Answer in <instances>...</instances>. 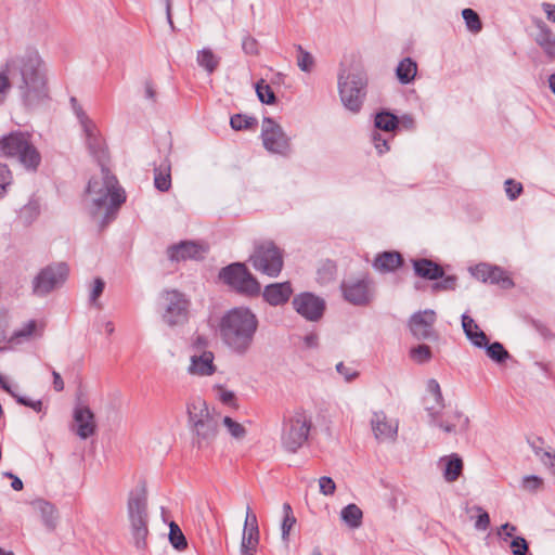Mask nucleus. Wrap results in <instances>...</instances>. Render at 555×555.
I'll return each mask as SVG.
<instances>
[{"instance_id":"obj_1","label":"nucleus","mask_w":555,"mask_h":555,"mask_svg":"<svg viewBox=\"0 0 555 555\" xmlns=\"http://www.w3.org/2000/svg\"><path fill=\"white\" fill-rule=\"evenodd\" d=\"M81 129L90 154L101 167V181L94 178L91 179L88 183L87 192L95 195L93 198L94 208L91 211L93 217L103 207L106 208L105 216L101 221V228L103 229L115 218V211L125 203L126 194L119 186L117 178L107 168V151L94 121L82 125Z\"/></svg>"},{"instance_id":"obj_2","label":"nucleus","mask_w":555,"mask_h":555,"mask_svg":"<svg viewBox=\"0 0 555 555\" xmlns=\"http://www.w3.org/2000/svg\"><path fill=\"white\" fill-rule=\"evenodd\" d=\"M4 67L0 73V94L11 88L9 75H18V89L26 107H37L49 98L43 62L36 50H27L23 54L8 59Z\"/></svg>"},{"instance_id":"obj_3","label":"nucleus","mask_w":555,"mask_h":555,"mask_svg":"<svg viewBox=\"0 0 555 555\" xmlns=\"http://www.w3.org/2000/svg\"><path fill=\"white\" fill-rule=\"evenodd\" d=\"M259 327L255 312L247 307L228 310L220 319L218 332L223 345L236 356H245L251 349Z\"/></svg>"},{"instance_id":"obj_4","label":"nucleus","mask_w":555,"mask_h":555,"mask_svg":"<svg viewBox=\"0 0 555 555\" xmlns=\"http://www.w3.org/2000/svg\"><path fill=\"white\" fill-rule=\"evenodd\" d=\"M130 532L134 547L142 553L147 551L149 512L147 492L144 485L131 490L127 502Z\"/></svg>"},{"instance_id":"obj_5","label":"nucleus","mask_w":555,"mask_h":555,"mask_svg":"<svg viewBox=\"0 0 555 555\" xmlns=\"http://www.w3.org/2000/svg\"><path fill=\"white\" fill-rule=\"evenodd\" d=\"M189 420L192 425L193 447L198 450L210 447L217 436L219 416L210 413L205 400L195 398L188 404Z\"/></svg>"},{"instance_id":"obj_6","label":"nucleus","mask_w":555,"mask_h":555,"mask_svg":"<svg viewBox=\"0 0 555 555\" xmlns=\"http://www.w3.org/2000/svg\"><path fill=\"white\" fill-rule=\"evenodd\" d=\"M0 154L15 158L27 170L36 171L41 163V155L31 142L28 132L12 131L0 138Z\"/></svg>"},{"instance_id":"obj_7","label":"nucleus","mask_w":555,"mask_h":555,"mask_svg":"<svg viewBox=\"0 0 555 555\" xmlns=\"http://www.w3.org/2000/svg\"><path fill=\"white\" fill-rule=\"evenodd\" d=\"M366 85L367 77L362 70L339 74V96L347 109L352 113H358L361 109L366 94Z\"/></svg>"},{"instance_id":"obj_8","label":"nucleus","mask_w":555,"mask_h":555,"mask_svg":"<svg viewBox=\"0 0 555 555\" xmlns=\"http://www.w3.org/2000/svg\"><path fill=\"white\" fill-rule=\"evenodd\" d=\"M253 268L269 278H276L284 266L283 250L272 241L257 243L249 257Z\"/></svg>"},{"instance_id":"obj_9","label":"nucleus","mask_w":555,"mask_h":555,"mask_svg":"<svg viewBox=\"0 0 555 555\" xmlns=\"http://www.w3.org/2000/svg\"><path fill=\"white\" fill-rule=\"evenodd\" d=\"M219 278L240 294L251 297L260 294V283L242 262H234L222 268Z\"/></svg>"},{"instance_id":"obj_10","label":"nucleus","mask_w":555,"mask_h":555,"mask_svg":"<svg viewBox=\"0 0 555 555\" xmlns=\"http://www.w3.org/2000/svg\"><path fill=\"white\" fill-rule=\"evenodd\" d=\"M311 422L307 415L301 412H295L291 417L284 421L281 441L283 447L291 453L297 452L307 441Z\"/></svg>"},{"instance_id":"obj_11","label":"nucleus","mask_w":555,"mask_h":555,"mask_svg":"<svg viewBox=\"0 0 555 555\" xmlns=\"http://www.w3.org/2000/svg\"><path fill=\"white\" fill-rule=\"evenodd\" d=\"M164 300L163 320L169 326L188 322L190 300L177 289H166L160 295Z\"/></svg>"},{"instance_id":"obj_12","label":"nucleus","mask_w":555,"mask_h":555,"mask_svg":"<svg viewBox=\"0 0 555 555\" xmlns=\"http://www.w3.org/2000/svg\"><path fill=\"white\" fill-rule=\"evenodd\" d=\"M68 267L65 262L50 264L43 268L33 281V292L37 296H44L62 285L68 276Z\"/></svg>"},{"instance_id":"obj_13","label":"nucleus","mask_w":555,"mask_h":555,"mask_svg":"<svg viewBox=\"0 0 555 555\" xmlns=\"http://www.w3.org/2000/svg\"><path fill=\"white\" fill-rule=\"evenodd\" d=\"M340 288L345 300L354 306H366L374 298V282L367 274L343 281Z\"/></svg>"},{"instance_id":"obj_14","label":"nucleus","mask_w":555,"mask_h":555,"mask_svg":"<svg viewBox=\"0 0 555 555\" xmlns=\"http://www.w3.org/2000/svg\"><path fill=\"white\" fill-rule=\"evenodd\" d=\"M261 139L264 149L271 153L287 155L291 152L289 138L271 117H264L262 120Z\"/></svg>"},{"instance_id":"obj_15","label":"nucleus","mask_w":555,"mask_h":555,"mask_svg":"<svg viewBox=\"0 0 555 555\" xmlns=\"http://www.w3.org/2000/svg\"><path fill=\"white\" fill-rule=\"evenodd\" d=\"M436 320V312L431 309H426L412 314L409 320V327L413 337L418 340H438L439 334L435 330Z\"/></svg>"},{"instance_id":"obj_16","label":"nucleus","mask_w":555,"mask_h":555,"mask_svg":"<svg viewBox=\"0 0 555 555\" xmlns=\"http://www.w3.org/2000/svg\"><path fill=\"white\" fill-rule=\"evenodd\" d=\"M295 311L308 321H318L325 310V301L312 293H301L293 298Z\"/></svg>"},{"instance_id":"obj_17","label":"nucleus","mask_w":555,"mask_h":555,"mask_svg":"<svg viewBox=\"0 0 555 555\" xmlns=\"http://www.w3.org/2000/svg\"><path fill=\"white\" fill-rule=\"evenodd\" d=\"M370 424L374 437L378 442H392L397 439L399 428L398 421L389 420L384 411L373 412Z\"/></svg>"},{"instance_id":"obj_18","label":"nucleus","mask_w":555,"mask_h":555,"mask_svg":"<svg viewBox=\"0 0 555 555\" xmlns=\"http://www.w3.org/2000/svg\"><path fill=\"white\" fill-rule=\"evenodd\" d=\"M205 249L203 245L194 241H181L167 248V256L171 261L199 260L203 258Z\"/></svg>"},{"instance_id":"obj_19","label":"nucleus","mask_w":555,"mask_h":555,"mask_svg":"<svg viewBox=\"0 0 555 555\" xmlns=\"http://www.w3.org/2000/svg\"><path fill=\"white\" fill-rule=\"evenodd\" d=\"M74 422L77 426L76 434L81 439H87L94 435L96 424L93 412L89 406L77 404L73 413Z\"/></svg>"},{"instance_id":"obj_20","label":"nucleus","mask_w":555,"mask_h":555,"mask_svg":"<svg viewBox=\"0 0 555 555\" xmlns=\"http://www.w3.org/2000/svg\"><path fill=\"white\" fill-rule=\"evenodd\" d=\"M427 389L433 395L436 405L427 406L426 410L428 411L429 415L433 417V422L435 425L440 427L446 433H452L456 430L457 424L455 423H449V422H442L437 421L436 416L438 414L437 408L442 409L444 406L443 404V397L440 389V385L436 379H429L427 383Z\"/></svg>"},{"instance_id":"obj_21","label":"nucleus","mask_w":555,"mask_h":555,"mask_svg":"<svg viewBox=\"0 0 555 555\" xmlns=\"http://www.w3.org/2000/svg\"><path fill=\"white\" fill-rule=\"evenodd\" d=\"M293 294L289 282L273 283L264 287L262 297L270 306H282L286 304Z\"/></svg>"},{"instance_id":"obj_22","label":"nucleus","mask_w":555,"mask_h":555,"mask_svg":"<svg viewBox=\"0 0 555 555\" xmlns=\"http://www.w3.org/2000/svg\"><path fill=\"white\" fill-rule=\"evenodd\" d=\"M215 356L211 351H203L191 356L189 373L197 376H210L217 367L214 363Z\"/></svg>"},{"instance_id":"obj_23","label":"nucleus","mask_w":555,"mask_h":555,"mask_svg":"<svg viewBox=\"0 0 555 555\" xmlns=\"http://www.w3.org/2000/svg\"><path fill=\"white\" fill-rule=\"evenodd\" d=\"M538 31L534 35V42L542 49L550 61H555V34L543 22L537 24Z\"/></svg>"},{"instance_id":"obj_24","label":"nucleus","mask_w":555,"mask_h":555,"mask_svg":"<svg viewBox=\"0 0 555 555\" xmlns=\"http://www.w3.org/2000/svg\"><path fill=\"white\" fill-rule=\"evenodd\" d=\"M412 263L415 274L422 279L437 281L444 275L443 268L430 259H414Z\"/></svg>"},{"instance_id":"obj_25","label":"nucleus","mask_w":555,"mask_h":555,"mask_svg":"<svg viewBox=\"0 0 555 555\" xmlns=\"http://www.w3.org/2000/svg\"><path fill=\"white\" fill-rule=\"evenodd\" d=\"M403 263V258L398 251H383L377 254L374 261L373 268L380 273L393 272L400 268Z\"/></svg>"},{"instance_id":"obj_26","label":"nucleus","mask_w":555,"mask_h":555,"mask_svg":"<svg viewBox=\"0 0 555 555\" xmlns=\"http://www.w3.org/2000/svg\"><path fill=\"white\" fill-rule=\"evenodd\" d=\"M528 443L531 447L535 456L539 457L541 463L555 477V452H553L551 448L544 449V440L540 437H537L534 439H528Z\"/></svg>"},{"instance_id":"obj_27","label":"nucleus","mask_w":555,"mask_h":555,"mask_svg":"<svg viewBox=\"0 0 555 555\" xmlns=\"http://www.w3.org/2000/svg\"><path fill=\"white\" fill-rule=\"evenodd\" d=\"M462 327L466 337L478 348H482L488 344V337L483 331L479 328L477 323L467 314L462 315Z\"/></svg>"},{"instance_id":"obj_28","label":"nucleus","mask_w":555,"mask_h":555,"mask_svg":"<svg viewBox=\"0 0 555 555\" xmlns=\"http://www.w3.org/2000/svg\"><path fill=\"white\" fill-rule=\"evenodd\" d=\"M34 508L40 514L43 525L50 531L57 525L59 514L53 504L44 500H37L33 503Z\"/></svg>"},{"instance_id":"obj_29","label":"nucleus","mask_w":555,"mask_h":555,"mask_svg":"<svg viewBox=\"0 0 555 555\" xmlns=\"http://www.w3.org/2000/svg\"><path fill=\"white\" fill-rule=\"evenodd\" d=\"M443 464V477L448 482H453L459 479L463 470V461L459 454L452 453L449 456H443L439 461Z\"/></svg>"},{"instance_id":"obj_30","label":"nucleus","mask_w":555,"mask_h":555,"mask_svg":"<svg viewBox=\"0 0 555 555\" xmlns=\"http://www.w3.org/2000/svg\"><path fill=\"white\" fill-rule=\"evenodd\" d=\"M154 186L160 192H167L171 188V164L165 158L154 168Z\"/></svg>"},{"instance_id":"obj_31","label":"nucleus","mask_w":555,"mask_h":555,"mask_svg":"<svg viewBox=\"0 0 555 555\" xmlns=\"http://www.w3.org/2000/svg\"><path fill=\"white\" fill-rule=\"evenodd\" d=\"M417 74V63L411 57L402 59L396 68V77L401 85L414 81Z\"/></svg>"},{"instance_id":"obj_32","label":"nucleus","mask_w":555,"mask_h":555,"mask_svg":"<svg viewBox=\"0 0 555 555\" xmlns=\"http://www.w3.org/2000/svg\"><path fill=\"white\" fill-rule=\"evenodd\" d=\"M197 64L208 74H212L220 64V57L215 55L209 48H204L197 52Z\"/></svg>"},{"instance_id":"obj_33","label":"nucleus","mask_w":555,"mask_h":555,"mask_svg":"<svg viewBox=\"0 0 555 555\" xmlns=\"http://www.w3.org/2000/svg\"><path fill=\"white\" fill-rule=\"evenodd\" d=\"M340 516L350 528H358L362 524L363 513L358 505L351 503L341 509Z\"/></svg>"},{"instance_id":"obj_34","label":"nucleus","mask_w":555,"mask_h":555,"mask_svg":"<svg viewBox=\"0 0 555 555\" xmlns=\"http://www.w3.org/2000/svg\"><path fill=\"white\" fill-rule=\"evenodd\" d=\"M374 124L376 129L391 132L398 127L399 120L396 115L389 112H380L376 114Z\"/></svg>"},{"instance_id":"obj_35","label":"nucleus","mask_w":555,"mask_h":555,"mask_svg":"<svg viewBox=\"0 0 555 555\" xmlns=\"http://www.w3.org/2000/svg\"><path fill=\"white\" fill-rule=\"evenodd\" d=\"M489 274L488 283L490 284H498L504 289H508L514 286L513 280L500 267L491 266Z\"/></svg>"},{"instance_id":"obj_36","label":"nucleus","mask_w":555,"mask_h":555,"mask_svg":"<svg viewBox=\"0 0 555 555\" xmlns=\"http://www.w3.org/2000/svg\"><path fill=\"white\" fill-rule=\"evenodd\" d=\"M296 524V517L293 514L292 506L288 503L283 504V520L281 524L282 540L288 542L292 528Z\"/></svg>"},{"instance_id":"obj_37","label":"nucleus","mask_w":555,"mask_h":555,"mask_svg":"<svg viewBox=\"0 0 555 555\" xmlns=\"http://www.w3.org/2000/svg\"><path fill=\"white\" fill-rule=\"evenodd\" d=\"M37 331V322L35 320H29L22 327L15 330L10 338L12 343L20 344L24 340H28L31 338Z\"/></svg>"},{"instance_id":"obj_38","label":"nucleus","mask_w":555,"mask_h":555,"mask_svg":"<svg viewBox=\"0 0 555 555\" xmlns=\"http://www.w3.org/2000/svg\"><path fill=\"white\" fill-rule=\"evenodd\" d=\"M483 347L486 348L487 356L498 363H502L509 358L508 351L499 341L488 343Z\"/></svg>"},{"instance_id":"obj_39","label":"nucleus","mask_w":555,"mask_h":555,"mask_svg":"<svg viewBox=\"0 0 555 555\" xmlns=\"http://www.w3.org/2000/svg\"><path fill=\"white\" fill-rule=\"evenodd\" d=\"M255 88L257 96L261 103L271 105L276 102V96L272 88L263 79H260L256 83Z\"/></svg>"},{"instance_id":"obj_40","label":"nucleus","mask_w":555,"mask_h":555,"mask_svg":"<svg viewBox=\"0 0 555 555\" xmlns=\"http://www.w3.org/2000/svg\"><path fill=\"white\" fill-rule=\"evenodd\" d=\"M169 541L171 545L178 551H182L188 546V542L183 532L173 521L169 526Z\"/></svg>"},{"instance_id":"obj_41","label":"nucleus","mask_w":555,"mask_h":555,"mask_svg":"<svg viewBox=\"0 0 555 555\" xmlns=\"http://www.w3.org/2000/svg\"><path fill=\"white\" fill-rule=\"evenodd\" d=\"M230 125L234 130H245L258 125L255 117L235 114L230 118Z\"/></svg>"},{"instance_id":"obj_42","label":"nucleus","mask_w":555,"mask_h":555,"mask_svg":"<svg viewBox=\"0 0 555 555\" xmlns=\"http://www.w3.org/2000/svg\"><path fill=\"white\" fill-rule=\"evenodd\" d=\"M462 16L465 21L466 27L472 33H479L482 29V23L479 15L473 9H464Z\"/></svg>"},{"instance_id":"obj_43","label":"nucleus","mask_w":555,"mask_h":555,"mask_svg":"<svg viewBox=\"0 0 555 555\" xmlns=\"http://www.w3.org/2000/svg\"><path fill=\"white\" fill-rule=\"evenodd\" d=\"M411 359L416 363H426L431 359V350L427 345H418L410 350Z\"/></svg>"},{"instance_id":"obj_44","label":"nucleus","mask_w":555,"mask_h":555,"mask_svg":"<svg viewBox=\"0 0 555 555\" xmlns=\"http://www.w3.org/2000/svg\"><path fill=\"white\" fill-rule=\"evenodd\" d=\"M298 56H297V65L302 72H311L314 65L313 56L306 50L302 49L301 46H297Z\"/></svg>"},{"instance_id":"obj_45","label":"nucleus","mask_w":555,"mask_h":555,"mask_svg":"<svg viewBox=\"0 0 555 555\" xmlns=\"http://www.w3.org/2000/svg\"><path fill=\"white\" fill-rule=\"evenodd\" d=\"M223 425L227 427L230 435L235 439H242L246 435L245 427L229 416L223 418Z\"/></svg>"},{"instance_id":"obj_46","label":"nucleus","mask_w":555,"mask_h":555,"mask_svg":"<svg viewBox=\"0 0 555 555\" xmlns=\"http://www.w3.org/2000/svg\"><path fill=\"white\" fill-rule=\"evenodd\" d=\"M543 487V479L537 475L525 476L521 480V488L530 493L539 491Z\"/></svg>"},{"instance_id":"obj_47","label":"nucleus","mask_w":555,"mask_h":555,"mask_svg":"<svg viewBox=\"0 0 555 555\" xmlns=\"http://www.w3.org/2000/svg\"><path fill=\"white\" fill-rule=\"evenodd\" d=\"M259 543V528H244L242 535V546H255Z\"/></svg>"},{"instance_id":"obj_48","label":"nucleus","mask_w":555,"mask_h":555,"mask_svg":"<svg viewBox=\"0 0 555 555\" xmlns=\"http://www.w3.org/2000/svg\"><path fill=\"white\" fill-rule=\"evenodd\" d=\"M456 282L457 279L455 275H448L446 278L442 276L440 281L431 285V289L434 293L442 291H454L456 287Z\"/></svg>"},{"instance_id":"obj_49","label":"nucleus","mask_w":555,"mask_h":555,"mask_svg":"<svg viewBox=\"0 0 555 555\" xmlns=\"http://www.w3.org/2000/svg\"><path fill=\"white\" fill-rule=\"evenodd\" d=\"M12 183V173L8 165L0 163V198L7 194V189Z\"/></svg>"},{"instance_id":"obj_50","label":"nucleus","mask_w":555,"mask_h":555,"mask_svg":"<svg viewBox=\"0 0 555 555\" xmlns=\"http://www.w3.org/2000/svg\"><path fill=\"white\" fill-rule=\"evenodd\" d=\"M389 138H391L390 134L388 137L380 134L377 131H374L372 134V142L374 143L375 149L377 150L378 154H384L389 151L388 141Z\"/></svg>"},{"instance_id":"obj_51","label":"nucleus","mask_w":555,"mask_h":555,"mask_svg":"<svg viewBox=\"0 0 555 555\" xmlns=\"http://www.w3.org/2000/svg\"><path fill=\"white\" fill-rule=\"evenodd\" d=\"M509 547L512 550L513 555H526L529 551V545L525 538L515 537L511 541Z\"/></svg>"},{"instance_id":"obj_52","label":"nucleus","mask_w":555,"mask_h":555,"mask_svg":"<svg viewBox=\"0 0 555 555\" xmlns=\"http://www.w3.org/2000/svg\"><path fill=\"white\" fill-rule=\"evenodd\" d=\"M505 193L511 201H515L522 192V185L513 179H507L504 183Z\"/></svg>"},{"instance_id":"obj_53","label":"nucleus","mask_w":555,"mask_h":555,"mask_svg":"<svg viewBox=\"0 0 555 555\" xmlns=\"http://www.w3.org/2000/svg\"><path fill=\"white\" fill-rule=\"evenodd\" d=\"M319 489L323 495H333L336 491V485L331 477L323 476L319 479Z\"/></svg>"},{"instance_id":"obj_54","label":"nucleus","mask_w":555,"mask_h":555,"mask_svg":"<svg viewBox=\"0 0 555 555\" xmlns=\"http://www.w3.org/2000/svg\"><path fill=\"white\" fill-rule=\"evenodd\" d=\"M336 371L338 374H340L344 379L346 382H352L354 378L358 377L359 375V372L352 367V366H348V365H345L344 362H339L337 365H336Z\"/></svg>"},{"instance_id":"obj_55","label":"nucleus","mask_w":555,"mask_h":555,"mask_svg":"<svg viewBox=\"0 0 555 555\" xmlns=\"http://www.w3.org/2000/svg\"><path fill=\"white\" fill-rule=\"evenodd\" d=\"M258 47V41L254 37L247 35L243 38L242 49L246 54L257 55L259 52Z\"/></svg>"},{"instance_id":"obj_56","label":"nucleus","mask_w":555,"mask_h":555,"mask_svg":"<svg viewBox=\"0 0 555 555\" xmlns=\"http://www.w3.org/2000/svg\"><path fill=\"white\" fill-rule=\"evenodd\" d=\"M70 105H72V108L76 115V117L78 118L79 120V124L80 126L87 124V122H90L92 121V119H90L88 117V115L86 114V112L82 109V107L80 106V104L78 103L77 99L75 96H72L70 98Z\"/></svg>"},{"instance_id":"obj_57","label":"nucleus","mask_w":555,"mask_h":555,"mask_svg":"<svg viewBox=\"0 0 555 555\" xmlns=\"http://www.w3.org/2000/svg\"><path fill=\"white\" fill-rule=\"evenodd\" d=\"M490 264L480 263L477 264L475 268L472 269V274L479 281L488 283L489 281V271H490Z\"/></svg>"},{"instance_id":"obj_58","label":"nucleus","mask_w":555,"mask_h":555,"mask_svg":"<svg viewBox=\"0 0 555 555\" xmlns=\"http://www.w3.org/2000/svg\"><path fill=\"white\" fill-rule=\"evenodd\" d=\"M476 509L480 512L477 520L475 522V528L477 530H486L490 526V516L487 512H485L481 507L477 506Z\"/></svg>"},{"instance_id":"obj_59","label":"nucleus","mask_w":555,"mask_h":555,"mask_svg":"<svg viewBox=\"0 0 555 555\" xmlns=\"http://www.w3.org/2000/svg\"><path fill=\"white\" fill-rule=\"evenodd\" d=\"M14 399L16 400L17 403L28 406V408H31L36 412H41V410H42L41 400H31V399H28L26 397L18 396V395H16V397Z\"/></svg>"},{"instance_id":"obj_60","label":"nucleus","mask_w":555,"mask_h":555,"mask_svg":"<svg viewBox=\"0 0 555 555\" xmlns=\"http://www.w3.org/2000/svg\"><path fill=\"white\" fill-rule=\"evenodd\" d=\"M105 287V283L102 279L96 278L93 283V287L90 293V301L95 302L96 299L102 295Z\"/></svg>"},{"instance_id":"obj_61","label":"nucleus","mask_w":555,"mask_h":555,"mask_svg":"<svg viewBox=\"0 0 555 555\" xmlns=\"http://www.w3.org/2000/svg\"><path fill=\"white\" fill-rule=\"evenodd\" d=\"M531 326L544 338H552L555 335L552 334L551 330L541 321L531 320Z\"/></svg>"},{"instance_id":"obj_62","label":"nucleus","mask_w":555,"mask_h":555,"mask_svg":"<svg viewBox=\"0 0 555 555\" xmlns=\"http://www.w3.org/2000/svg\"><path fill=\"white\" fill-rule=\"evenodd\" d=\"M517 530L516 526L509 524V522H506L504 525H502L499 529H498V535L504 540V541H507L508 538H513L514 535V532Z\"/></svg>"},{"instance_id":"obj_63","label":"nucleus","mask_w":555,"mask_h":555,"mask_svg":"<svg viewBox=\"0 0 555 555\" xmlns=\"http://www.w3.org/2000/svg\"><path fill=\"white\" fill-rule=\"evenodd\" d=\"M208 346V339L207 337L203 335H197L192 344V348L194 349L195 353H201L203 351H207L206 348Z\"/></svg>"},{"instance_id":"obj_64","label":"nucleus","mask_w":555,"mask_h":555,"mask_svg":"<svg viewBox=\"0 0 555 555\" xmlns=\"http://www.w3.org/2000/svg\"><path fill=\"white\" fill-rule=\"evenodd\" d=\"M48 369L51 371L53 377V388L55 391L60 392L64 389V382L59 372H56L53 367L48 365Z\"/></svg>"}]
</instances>
